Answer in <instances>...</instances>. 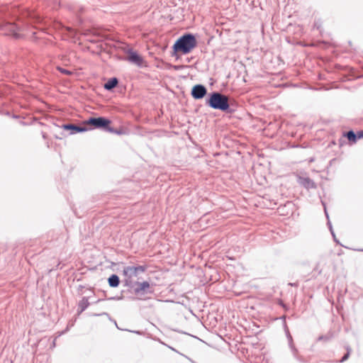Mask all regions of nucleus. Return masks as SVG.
Here are the masks:
<instances>
[{
  "label": "nucleus",
  "instance_id": "1",
  "mask_svg": "<svg viewBox=\"0 0 363 363\" xmlns=\"http://www.w3.org/2000/svg\"><path fill=\"white\" fill-rule=\"evenodd\" d=\"M197 45V40L192 34H185L180 37L174 44L173 49L175 52L182 54L191 52Z\"/></svg>",
  "mask_w": 363,
  "mask_h": 363
},
{
  "label": "nucleus",
  "instance_id": "2",
  "mask_svg": "<svg viewBox=\"0 0 363 363\" xmlns=\"http://www.w3.org/2000/svg\"><path fill=\"white\" fill-rule=\"evenodd\" d=\"M208 104L215 108L225 111L229 108L228 96L219 93H213L208 101Z\"/></svg>",
  "mask_w": 363,
  "mask_h": 363
},
{
  "label": "nucleus",
  "instance_id": "3",
  "mask_svg": "<svg viewBox=\"0 0 363 363\" xmlns=\"http://www.w3.org/2000/svg\"><path fill=\"white\" fill-rule=\"evenodd\" d=\"M111 123L110 120L103 117L90 118L84 122L85 125H92L98 128H104L111 133H120L119 132L113 131V130L109 127Z\"/></svg>",
  "mask_w": 363,
  "mask_h": 363
},
{
  "label": "nucleus",
  "instance_id": "4",
  "mask_svg": "<svg viewBox=\"0 0 363 363\" xmlns=\"http://www.w3.org/2000/svg\"><path fill=\"white\" fill-rule=\"evenodd\" d=\"M145 271V267L143 266L126 267L123 269V273L125 277L132 278L136 277L139 272H144Z\"/></svg>",
  "mask_w": 363,
  "mask_h": 363
},
{
  "label": "nucleus",
  "instance_id": "5",
  "mask_svg": "<svg viewBox=\"0 0 363 363\" xmlns=\"http://www.w3.org/2000/svg\"><path fill=\"white\" fill-rule=\"evenodd\" d=\"M206 94V88L202 85H196L193 87L191 94L194 99L203 98Z\"/></svg>",
  "mask_w": 363,
  "mask_h": 363
},
{
  "label": "nucleus",
  "instance_id": "6",
  "mask_svg": "<svg viewBox=\"0 0 363 363\" xmlns=\"http://www.w3.org/2000/svg\"><path fill=\"white\" fill-rule=\"evenodd\" d=\"M128 60L130 62L135 63V65H137L138 66H141L143 63V57H140L138 53H136L135 52H129V54L128 55Z\"/></svg>",
  "mask_w": 363,
  "mask_h": 363
},
{
  "label": "nucleus",
  "instance_id": "7",
  "mask_svg": "<svg viewBox=\"0 0 363 363\" xmlns=\"http://www.w3.org/2000/svg\"><path fill=\"white\" fill-rule=\"evenodd\" d=\"M62 128L67 130H71V133L72 134L86 130V128L85 127H81L74 124H64L62 125Z\"/></svg>",
  "mask_w": 363,
  "mask_h": 363
},
{
  "label": "nucleus",
  "instance_id": "8",
  "mask_svg": "<svg viewBox=\"0 0 363 363\" xmlns=\"http://www.w3.org/2000/svg\"><path fill=\"white\" fill-rule=\"evenodd\" d=\"M118 84V79L116 78L110 79L105 84L104 88L107 90H111Z\"/></svg>",
  "mask_w": 363,
  "mask_h": 363
},
{
  "label": "nucleus",
  "instance_id": "9",
  "mask_svg": "<svg viewBox=\"0 0 363 363\" xmlns=\"http://www.w3.org/2000/svg\"><path fill=\"white\" fill-rule=\"evenodd\" d=\"M119 283V278L116 274H113L108 278V284L111 287H117Z\"/></svg>",
  "mask_w": 363,
  "mask_h": 363
},
{
  "label": "nucleus",
  "instance_id": "10",
  "mask_svg": "<svg viewBox=\"0 0 363 363\" xmlns=\"http://www.w3.org/2000/svg\"><path fill=\"white\" fill-rule=\"evenodd\" d=\"M5 28L11 32L9 34L13 35L16 38H18V34L16 32V27L14 24L9 23L6 25Z\"/></svg>",
  "mask_w": 363,
  "mask_h": 363
},
{
  "label": "nucleus",
  "instance_id": "11",
  "mask_svg": "<svg viewBox=\"0 0 363 363\" xmlns=\"http://www.w3.org/2000/svg\"><path fill=\"white\" fill-rule=\"evenodd\" d=\"M346 137L352 143H356L357 136L353 131H349L345 134Z\"/></svg>",
  "mask_w": 363,
  "mask_h": 363
},
{
  "label": "nucleus",
  "instance_id": "12",
  "mask_svg": "<svg viewBox=\"0 0 363 363\" xmlns=\"http://www.w3.org/2000/svg\"><path fill=\"white\" fill-rule=\"evenodd\" d=\"M139 288L137 289L139 291H145L146 289L150 288V284L147 281H143L142 283L138 284Z\"/></svg>",
  "mask_w": 363,
  "mask_h": 363
},
{
  "label": "nucleus",
  "instance_id": "13",
  "mask_svg": "<svg viewBox=\"0 0 363 363\" xmlns=\"http://www.w3.org/2000/svg\"><path fill=\"white\" fill-rule=\"evenodd\" d=\"M58 69L62 72V73H64V74H71V72L68 71V70H66L65 69H62V68H58Z\"/></svg>",
  "mask_w": 363,
  "mask_h": 363
},
{
  "label": "nucleus",
  "instance_id": "14",
  "mask_svg": "<svg viewBox=\"0 0 363 363\" xmlns=\"http://www.w3.org/2000/svg\"><path fill=\"white\" fill-rule=\"evenodd\" d=\"M349 355H350V352H347V353L342 358V359L340 360V362H343L345 360H347V358L349 357Z\"/></svg>",
  "mask_w": 363,
  "mask_h": 363
},
{
  "label": "nucleus",
  "instance_id": "15",
  "mask_svg": "<svg viewBox=\"0 0 363 363\" xmlns=\"http://www.w3.org/2000/svg\"><path fill=\"white\" fill-rule=\"evenodd\" d=\"M358 138H363V130L358 133Z\"/></svg>",
  "mask_w": 363,
  "mask_h": 363
}]
</instances>
